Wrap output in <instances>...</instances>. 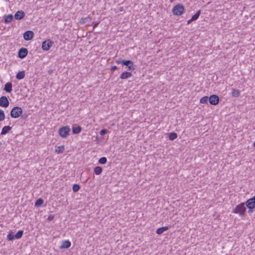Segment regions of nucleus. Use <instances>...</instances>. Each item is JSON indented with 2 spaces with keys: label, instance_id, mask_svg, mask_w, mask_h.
<instances>
[{
  "label": "nucleus",
  "instance_id": "obj_41",
  "mask_svg": "<svg viewBox=\"0 0 255 255\" xmlns=\"http://www.w3.org/2000/svg\"><path fill=\"white\" fill-rule=\"evenodd\" d=\"M193 21H194V20H192V18H191V19H190L189 20H188L187 21V24H189L191 23Z\"/></svg>",
  "mask_w": 255,
  "mask_h": 255
},
{
  "label": "nucleus",
  "instance_id": "obj_22",
  "mask_svg": "<svg viewBox=\"0 0 255 255\" xmlns=\"http://www.w3.org/2000/svg\"><path fill=\"white\" fill-rule=\"evenodd\" d=\"M44 203V200L42 199L41 198H39L37 199L34 204V206L35 207H40Z\"/></svg>",
  "mask_w": 255,
  "mask_h": 255
},
{
  "label": "nucleus",
  "instance_id": "obj_7",
  "mask_svg": "<svg viewBox=\"0 0 255 255\" xmlns=\"http://www.w3.org/2000/svg\"><path fill=\"white\" fill-rule=\"evenodd\" d=\"M123 66H126V69L128 70H134L136 67L133 62L130 60H125Z\"/></svg>",
  "mask_w": 255,
  "mask_h": 255
},
{
  "label": "nucleus",
  "instance_id": "obj_27",
  "mask_svg": "<svg viewBox=\"0 0 255 255\" xmlns=\"http://www.w3.org/2000/svg\"><path fill=\"white\" fill-rule=\"evenodd\" d=\"M7 240L9 241H13L14 240L13 233L11 231H10L7 235Z\"/></svg>",
  "mask_w": 255,
  "mask_h": 255
},
{
  "label": "nucleus",
  "instance_id": "obj_5",
  "mask_svg": "<svg viewBox=\"0 0 255 255\" xmlns=\"http://www.w3.org/2000/svg\"><path fill=\"white\" fill-rule=\"evenodd\" d=\"M70 130L69 127L64 126L59 129L58 133L62 137L66 138L69 135Z\"/></svg>",
  "mask_w": 255,
  "mask_h": 255
},
{
  "label": "nucleus",
  "instance_id": "obj_17",
  "mask_svg": "<svg viewBox=\"0 0 255 255\" xmlns=\"http://www.w3.org/2000/svg\"><path fill=\"white\" fill-rule=\"evenodd\" d=\"M13 19V16L11 14L5 15L4 17V22L5 23H9L11 22Z\"/></svg>",
  "mask_w": 255,
  "mask_h": 255
},
{
  "label": "nucleus",
  "instance_id": "obj_18",
  "mask_svg": "<svg viewBox=\"0 0 255 255\" xmlns=\"http://www.w3.org/2000/svg\"><path fill=\"white\" fill-rule=\"evenodd\" d=\"M72 129L73 134H79L82 130V128L80 126L76 127L73 126Z\"/></svg>",
  "mask_w": 255,
  "mask_h": 255
},
{
  "label": "nucleus",
  "instance_id": "obj_4",
  "mask_svg": "<svg viewBox=\"0 0 255 255\" xmlns=\"http://www.w3.org/2000/svg\"><path fill=\"white\" fill-rule=\"evenodd\" d=\"M22 114V109L19 107H14L11 110L10 115L11 118L16 119L19 118Z\"/></svg>",
  "mask_w": 255,
  "mask_h": 255
},
{
  "label": "nucleus",
  "instance_id": "obj_25",
  "mask_svg": "<svg viewBox=\"0 0 255 255\" xmlns=\"http://www.w3.org/2000/svg\"><path fill=\"white\" fill-rule=\"evenodd\" d=\"M65 147L64 145H60L57 147L55 149V152L57 154L63 153Z\"/></svg>",
  "mask_w": 255,
  "mask_h": 255
},
{
  "label": "nucleus",
  "instance_id": "obj_26",
  "mask_svg": "<svg viewBox=\"0 0 255 255\" xmlns=\"http://www.w3.org/2000/svg\"><path fill=\"white\" fill-rule=\"evenodd\" d=\"M177 137V134L175 132H172L169 133L168 138L170 140H173Z\"/></svg>",
  "mask_w": 255,
  "mask_h": 255
},
{
  "label": "nucleus",
  "instance_id": "obj_34",
  "mask_svg": "<svg viewBox=\"0 0 255 255\" xmlns=\"http://www.w3.org/2000/svg\"><path fill=\"white\" fill-rule=\"evenodd\" d=\"M109 132L108 130L105 128L102 129L100 131V134L101 135H104Z\"/></svg>",
  "mask_w": 255,
  "mask_h": 255
},
{
  "label": "nucleus",
  "instance_id": "obj_15",
  "mask_svg": "<svg viewBox=\"0 0 255 255\" xmlns=\"http://www.w3.org/2000/svg\"><path fill=\"white\" fill-rule=\"evenodd\" d=\"M12 84L11 82H7L4 88V90L7 93H10L12 90Z\"/></svg>",
  "mask_w": 255,
  "mask_h": 255
},
{
  "label": "nucleus",
  "instance_id": "obj_31",
  "mask_svg": "<svg viewBox=\"0 0 255 255\" xmlns=\"http://www.w3.org/2000/svg\"><path fill=\"white\" fill-rule=\"evenodd\" d=\"M208 100H209V97L208 96H204L200 99V102L202 104H207Z\"/></svg>",
  "mask_w": 255,
  "mask_h": 255
},
{
  "label": "nucleus",
  "instance_id": "obj_2",
  "mask_svg": "<svg viewBox=\"0 0 255 255\" xmlns=\"http://www.w3.org/2000/svg\"><path fill=\"white\" fill-rule=\"evenodd\" d=\"M245 203L248 209V212L249 213H253L255 209V196L248 199Z\"/></svg>",
  "mask_w": 255,
  "mask_h": 255
},
{
  "label": "nucleus",
  "instance_id": "obj_28",
  "mask_svg": "<svg viewBox=\"0 0 255 255\" xmlns=\"http://www.w3.org/2000/svg\"><path fill=\"white\" fill-rule=\"evenodd\" d=\"M201 13V10H198L196 12V13L192 16L191 18H192V20H194V21L197 20L199 18Z\"/></svg>",
  "mask_w": 255,
  "mask_h": 255
},
{
  "label": "nucleus",
  "instance_id": "obj_35",
  "mask_svg": "<svg viewBox=\"0 0 255 255\" xmlns=\"http://www.w3.org/2000/svg\"><path fill=\"white\" fill-rule=\"evenodd\" d=\"M125 61V60H123V59H119V60H116L115 62L117 64H122V66L123 65V64H124V61Z\"/></svg>",
  "mask_w": 255,
  "mask_h": 255
},
{
  "label": "nucleus",
  "instance_id": "obj_9",
  "mask_svg": "<svg viewBox=\"0 0 255 255\" xmlns=\"http://www.w3.org/2000/svg\"><path fill=\"white\" fill-rule=\"evenodd\" d=\"M9 105V102L6 96H2L0 98V106L7 108Z\"/></svg>",
  "mask_w": 255,
  "mask_h": 255
},
{
  "label": "nucleus",
  "instance_id": "obj_29",
  "mask_svg": "<svg viewBox=\"0 0 255 255\" xmlns=\"http://www.w3.org/2000/svg\"><path fill=\"white\" fill-rule=\"evenodd\" d=\"M107 162V159L106 157H101L98 160V163L100 164H105Z\"/></svg>",
  "mask_w": 255,
  "mask_h": 255
},
{
  "label": "nucleus",
  "instance_id": "obj_11",
  "mask_svg": "<svg viewBox=\"0 0 255 255\" xmlns=\"http://www.w3.org/2000/svg\"><path fill=\"white\" fill-rule=\"evenodd\" d=\"M34 32L31 30H27L24 32L23 34V38L25 40L28 41L31 40L34 37Z\"/></svg>",
  "mask_w": 255,
  "mask_h": 255
},
{
  "label": "nucleus",
  "instance_id": "obj_12",
  "mask_svg": "<svg viewBox=\"0 0 255 255\" xmlns=\"http://www.w3.org/2000/svg\"><path fill=\"white\" fill-rule=\"evenodd\" d=\"M71 243L69 240L62 241L61 245L59 247L60 249H67L70 247Z\"/></svg>",
  "mask_w": 255,
  "mask_h": 255
},
{
  "label": "nucleus",
  "instance_id": "obj_43",
  "mask_svg": "<svg viewBox=\"0 0 255 255\" xmlns=\"http://www.w3.org/2000/svg\"><path fill=\"white\" fill-rule=\"evenodd\" d=\"M52 70H51L48 71V73H49L50 74L52 73Z\"/></svg>",
  "mask_w": 255,
  "mask_h": 255
},
{
  "label": "nucleus",
  "instance_id": "obj_1",
  "mask_svg": "<svg viewBox=\"0 0 255 255\" xmlns=\"http://www.w3.org/2000/svg\"><path fill=\"white\" fill-rule=\"evenodd\" d=\"M245 205L246 204L245 203H240V204L236 206V207L233 210V213L235 214H238L240 216H245V212L247 210Z\"/></svg>",
  "mask_w": 255,
  "mask_h": 255
},
{
  "label": "nucleus",
  "instance_id": "obj_3",
  "mask_svg": "<svg viewBox=\"0 0 255 255\" xmlns=\"http://www.w3.org/2000/svg\"><path fill=\"white\" fill-rule=\"evenodd\" d=\"M172 11L173 15L176 16L181 15L184 13L185 7L182 4L178 3L173 7Z\"/></svg>",
  "mask_w": 255,
  "mask_h": 255
},
{
  "label": "nucleus",
  "instance_id": "obj_10",
  "mask_svg": "<svg viewBox=\"0 0 255 255\" xmlns=\"http://www.w3.org/2000/svg\"><path fill=\"white\" fill-rule=\"evenodd\" d=\"M28 50L27 48L24 47H22L20 48L18 52V57L20 59H23L28 54Z\"/></svg>",
  "mask_w": 255,
  "mask_h": 255
},
{
  "label": "nucleus",
  "instance_id": "obj_33",
  "mask_svg": "<svg viewBox=\"0 0 255 255\" xmlns=\"http://www.w3.org/2000/svg\"><path fill=\"white\" fill-rule=\"evenodd\" d=\"M16 236L17 237L18 239H20L23 234V230H19L16 234Z\"/></svg>",
  "mask_w": 255,
  "mask_h": 255
},
{
  "label": "nucleus",
  "instance_id": "obj_19",
  "mask_svg": "<svg viewBox=\"0 0 255 255\" xmlns=\"http://www.w3.org/2000/svg\"><path fill=\"white\" fill-rule=\"evenodd\" d=\"M169 227L168 226H164L158 228L156 231V233L158 235H161L164 232L168 230Z\"/></svg>",
  "mask_w": 255,
  "mask_h": 255
},
{
  "label": "nucleus",
  "instance_id": "obj_39",
  "mask_svg": "<svg viewBox=\"0 0 255 255\" xmlns=\"http://www.w3.org/2000/svg\"><path fill=\"white\" fill-rule=\"evenodd\" d=\"M119 11H120V12H125V9L124 8V7L122 6V7H120L119 8Z\"/></svg>",
  "mask_w": 255,
  "mask_h": 255
},
{
  "label": "nucleus",
  "instance_id": "obj_24",
  "mask_svg": "<svg viewBox=\"0 0 255 255\" xmlns=\"http://www.w3.org/2000/svg\"><path fill=\"white\" fill-rule=\"evenodd\" d=\"M240 91L238 89H233L232 92V96L233 97L237 98L240 95Z\"/></svg>",
  "mask_w": 255,
  "mask_h": 255
},
{
  "label": "nucleus",
  "instance_id": "obj_40",
  "mask_svg": "<svg viewBox=\"0 0 255 255\" xmlns=\"http://www.w3.org/2000/svg\"><path fill=\"white\" fill-rule=\"evenodd\" d=\"M117 68H118L117 66L116 65H114V66H112L111 67V70L112 71H114V70H116Z\"/></svg>",
  "mask_w": 255,
  "mask_h": 255
},
{
  "label": "nucleus",
  "instance_id": "obj_21",
  "mask_svg": "<svg viewBox=\"0 0 255 255\" xmlns=\"http://www.w3.org/2000/svg\"><path fill=\"white\" fill-rule=\"evenodd\" d=\"M25 71H21L18 72L16 75V78L17 80H21L23 79L25 77Z\"/></svg>",
  "mask_w": 255,
  "mask_h": 255
},
{
  "label": "nucleus",
  "instance_id": "obj_42",
  "mask_svg": "<svg viewBox=\"0 0 255 255\" xmlns=\"http://www.w3.org/2000/svg\"><path fill=\"white\" fill-rule=\"evenodd\" d=\"M13 238H14V239H18L17 237L16 236V234H13Z\"/></svg>",
  "mask_w": 255,
  "mask_h": 255
},
{
  "label": "nucleus",
  "instance_id": "obj_45",
  "mask_svg": "<svg viewBox=\"0 0 255 255\" xmlns=\"http://www.w3.org/2000/svg\"><path fill=\"white\" fill-rule=\"evenodd\" d=\"M2 143L0 141V146L1 145Z\"/></svg>",
  "mask_w": 255,
  "mask_h": 255
},
{
  "label": "nucleus",
  "instance_id": "obj_20",
  "mask_svg": "<svg viewBox=\"0 0 255 255\" xmlns=\"http://www.w3.org/2000/svg\"><path fill=\"white\" fill-rule=\"evenodd\" d=\"M92 20V18L90 16H88L86 17H82L79 20V22L81 24H85L87 22H90Z\"/></svg>",
  "mask_w": 255,
  "mask_h": 255
},
{
  "label": "nucleus",
  "instance_id": "obj_6",
  "mask_svg": "<svg viewBox=\"0 0 255 255\" xmlns=\"http://www.w3.org/2000/svg\"><path fill=\"white\" fill-rule=\"evenodd\" d=\"M54 42L49 39L44 40L42 43V49L44 51H48L52 47Z\"/></svg>",
  "mask_w": 255,
  "mask_h": 255
},
{
  "label": "nucleus",
  "instance_id": "obj_44",
  "mask_svg": "<svg viewBox=\"0 0 255 255\" xmlns=\"http://www.w3.org/2000/svg\"><path fill=\"white\" fill-rule=\"evenodd\" d=\"M254 146L255 147V141L254 142Z\"/></svg>",
  "mask_w": 255,
  "mask_h": 255
},
{
  "label": "nucleus",
  "instance_id": "obj_23",
  "mask_svg": "<svg viewBox=\"0 0 255 255\" xmlns=\"http://www.w3.org/2000/svg\"><path fill=\"white\" fill-rule=\"evenodd\" d=\"M102 168L99 166H96L94 169V173L97 175L101 174L102 172Z\"/></svg>",
  "mask_w": 255,
  "mask_h": 255
},
{
  "label": "nucleus",
  "instance_id": "obj_30",
  "mask_svg": "<svg viewBox=\"0 0 255 255\" xmlns=\"http://www.w3.org/2000/svg\"><path fill=\"white\" fill-rule=\"evenodd\" d=\"M80 189V186L77 184H74L72 187V190L74 192H78Z\"/></svg>",
  "mask_w": 255,
  "mask_h": 255
},
{
  "label": "nucleus",
  "instance_id": "obj_16",
  "mask_svg": "<svg viewBox=\"0 0 255 255\" xmlns=\"http://www.w3.org/2000/svg\"><path fill=\"white\" fill-rule=\"evenodd\" d=\"M12 127L9 126H4L2 128L0 133L1 135H4L8 133L11 129Z\"/></svg>",
  "mask_w": 255,
  "mask_h": 255
},
{
  "label": "nucleus",
  "instance_id": "obj_8",
  "mask_svg": "<svg viewBox=\"0 0 255 255\" xmlns=\"http://www.w3.org/2000/svg\"><path fill=\"white\" fill-rule=\"evenodd\" d=\"M220 101V98L218 96L213 94L211 95L209 97V102L210 104L212 105H217L218 104Z\"/></svg>",
  "mask_w": 255,
  "mask_h": 255
},
{
  "label": "nucleus",
  "instance_id": "obj_14",
  "mask_svg": "<svg viewBox=\"0 0 255 255\" xmlns=\"http://www.w3.org/2000/svg\"><path fill=\"white\" fill-rule=\"evenodd\" d=\"M132 76V74L131 72L125 71L121 74L120 78L122 80H125L131 77Z\"/></svg>",
  "mask_w": 255,
  "mask_h": 255
},
{
  "label": "nucleus",
  "instance_id": "obj_38",
  "mask_svg": "<svg viewBox=\"0 0 255 255\" xmlns=\"http://www.w3.org/2000/svg\"><path fill=\"white\" fill-rule=\"evenodd\" d=\"M21 119H22L23 120H25L27 118V115L26 114H21Z\"/></svg>",
  "mask_w": 255,
  "mask_h": 255
},
{
  "label": "nucleus",
  "instance_id": "obj_13",
  "mask_svg": "<svg viewBox=\"0 0 255 255\" xmlns=\"http://www.w3.org/2000/svg\"><path fill=\"white\" fill-rule=\"evenodd\" d=\"M25 13L23 11L18 10L14 14V17L16 20H21L25 16Z\"/></svg>",
  "mask_w": 255,
  "mask_h": 255
},
{
  "label": "nucleus",
  "instance_id": "obj_36",
  "mask_svg": "<svg viewBox=\"0 0 255 255\" xmlns=\"http://www.w3.org/2000/svg\"><path fill=\"white\" fill-rule=\"evenodd\" d=\"M99 23H100V21H98V22L93 21L92 24L93 27V29H95L96 27H97V26L99 25Z\"/></svg>",
  "mask_w": 255,
  "mask_h": 255
},
{
  "label": "nucleus",
  "instance_id": "obj_37",
  "mask_svg": "<svg viewBox=\"0 0 255 255\" xmlns=\"http://www.w3.org/2000/svg\"><path fill=\"white\" fill-rule=\"evenodd\" d=\"M54 218V215H50L49 216H48V217L47 218V220L49 221H51L53 220Z\"/></svg>",
  "mask_w": 255,
  "mask_h": 255
},
{
  "label": "nucleus",
  "instance_id": "obj_32",
  "mask_svg": "<svg viewBox=\"0 0 255 255\" xmlns=\"http://www.w3.org/2000/svg\"><path fill=\"white\" fill-rule=\"evenodd\" d=\"M5 119L4 111L0 109V122L3 121Z\"/></svg>",
  "mask_w": 255,
  "mask_h": 255
}]
</instances>
